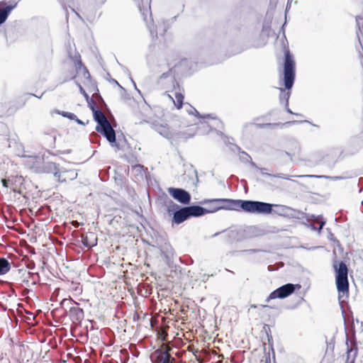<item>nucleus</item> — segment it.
Segmentation results:
<instances>
[{
    "label": "nucleus",
    "mask_w": 363,
    "mask_h": 363,
    "mask_svg": "<svg viewBox=\"0 0 363 363\" xmlns=\"http://www.w3.org/2000/svg\"><path fill=\"white\" fill-rule=\"evenodd\" d=\"M296 177H297L325 178V179H334V180H337V179H342V177H331L325 176V175H298Z\"/></svg>",
    "instance_id": "nucleus-26"
},
{
    "label": "nucleus",
    "mask_w": 363,
    "mask_h": 363,
    "mask_svg": "<svg viewBox=\"0 0 363 363\" xmlns=\"http://www.w3.org/2000/svg\"><path fill=\"white\" fill-rule=\"evenodd\" d=\"M297 123V121H289L287 123L288 124H291V123Z\"/></svg>",
    "instance_id": "nucleus-47"
},
{
    "label": "nucleus",
    "mask_w": 363,
    "mask_h": 363,
    "mask_svg": "<svg viewBox=\"0 0 363 363\" xmlns=\"http://www.w3.org/2000/svg\"><path fill=\"white\" fill-rule=\"evenodd\" d=\"M74 66H75L76 71L77 72H82L83 73L84 77H86V78L90 77V74H89L88 69H86V67L83 65V63L80 59V55L79 54H77V55L76 56V59L74 60Z\"/></svg>",
    "instance_id": "nucleus-14"
},
{
    "label": "nucleus",
    "mask_w": 363,
    "mask_h": 363,
    "mask_svg": "<svg viewBox=\"0 0 363 363\" xmlns=\"http://www.w3.org/2000/svg\"><path fill=\"white\" fill-rule=\"evenodd\" d=\"M77 172L75 169H66L65 168H60L57 179L60 182H66L72 181L77 177Z\"/></svg>",
    "instance_id": "nucleus-10"
},
{
    "label": "nucleus",
    "mask_w": 363,
    "mask_h": 363,
    "mask_svg": "<svg viewBox=\"0 0 363 363\" xmlns=\"http://www.w3.org/2000/svg\"><path fill=\"white\" fill-rule=\"evenodd\" d=\"M251 307L252 308H256V306L255 305H252Z\"/></svg>",
    "instance_id": "nucleus-52"
},
{
    "label": "nucleus",
    "mask_w": 363,
    "mask_h": 363,
    "mask_svg": "<svg viewBox=\"0 0 363 363\" xmlns=\"http://www.w3.org/2000/svg\"><path fill=\"white\" fill-rule=\"evenodd\" d=\"M286 111L291 114H294L292 111L289 108V105L287 106H285ZM296 115H298L297 113H295Z\"/></svg>",
    "instance_id": "nucleus-42"
},
{
    "label": "nucleus",
    "mask_w": 363,
    "mask_h": 363,
    "mask_svg": "<svg viewBox=\"0 0 363 363\" xmlns=\"http://www.w3.org/2000/svg\"><path fill=\"white\" fill-rule=\"evenodd\" d=\"M260 251H261L260 250L251 249V250H243L242 252H250V253H255V252H260Z\"/></svg>",
    "instance_id": "nucleus-40"
},
{
    "label": "nucleus",
    "mask_w": 363,
    "mask_h": 363,
    "mask_svg": "<svg viewBox=\"0 0 363 363\" xmlns=\"http://www.w3.org/2000/svg\"><path fill=\"white\" fill-rule=\"evenodd\" d=\"M189 218L200 217L208 213V208L200 206H186Z\"/></svg>",
    "instance_id": "nucleus-12"
},
{
    "label": "nucleus",
    "mask_w": 363,
    "mask_h": 363,
    "mask_svg": "<svg viewBox=\"0 0 363 363\" xmlns=\"http://www.w3.org/2000/svg\"><path fill=\"white\" fill-rule=\"evenodd\" d=\"M193 175H194V178L190 179V181H191L190 184L192 186L196 187L197 186V183L199 182L196 170H195V169L193 170Z\"/></svg>",
    "instance_id": "nucleus-31"
},
{
    "label": "nucleus",
    "mask_w": 363,
    "mask_h": 363,
    "mask_svg": "<svg viewBox=\"0 0 363 363\" xmlns=\"http://www.w3.org/2000/svg\"><path fill=\"white\" fill-rule=\"evenodd\" d=\"M147 28L152 38L157 37V31L153 23L147 24Z\"/></svg>",
    "instance_id": "nucleus-30"
},
{
    "label": "nucleus",
    "mask_w": 363,
    "mask_h": 363,
    "mask_svg": "<svg viewBox=\"0 0 363 363\" xmlns=\"http://www.w3.org/2000/svg\"><path fill=\"white\" fill-rule=\"evenodd\" d=\"M306 218L308 221H317L319 223L318 233H320L323 226L325 224V220L322 216H315L313 214H306Z\"/></svg>",
    "instance_id": "nucleus-21"
},
{
    "label": "nucleus",
    "mask_w": 363,
    "mask_h": 363,
    "mask_svg": "<svg viewBox=\"0 0 363 363\" xmlns=\"http://www.w3.org/2000/svg\"><path fill=\"white\" fill-rule=\"evenodd\" d=\"M92 110L94 112V118L95 121L97 123L96 126H101L108 122V119L106 118V117L101 111L99 109H94V108H92Z\"/></svg>",
    "instance_id": "nucleus-16"
},
{
    "label": "nucleus",
    "mask_w": 363,
    "mask_h": 363,
    "mask_svg": "<svg viewBox=\"0 0 363 363\" xmlns=\"http://www.w3.org/2000/svg\"><path fill=\"white\" fill-rule=\"evenodd\" d=\"M16 6V4L14 5L6 6V7L0 9V26L6 22L10 13Z\"/></svg>",
    "instance_id": "nucleus-18"
},
{
    "label": "nucleus",
    "mask_w": 363,
    "mask_h": 363,
    "mask_svg": "<svg viewBox=\"0 0 363 363\" xmlns=\"http://www.w3.org/2000/svg\"><path fill=\"white\" fill-rule=\"evenodd\" d=\"M274 206L277 205L259 201L238 199V211L242 210L250 213L270 214Z\"/></svg>",
    "instance_id": "nucleus-1"
},
{
    "label": "nucleus",
    "mask_w": 363,
    "mask_h": 363,
    "mask_svg": "<svg viewBox=\"0 0 363 363\" xmlns=\"http://www.w3.org/2000/svg\"><path fill=\"white\" fill-rule=\"evenodd\" d=\"M167 77H170L171 79H172L174 89L175 90L174 94L176 101H174V104L177 106V108H181L182 106V104H183L184 95L182 92H180V88H179V83L174 80V74L172 72V69H169L168 72L163 73L160 76V79L162 80Z\"/></svg>",
    "instance_id": "nucleus-7"
},
{
    "label": "nucleus",
    "mask_w": 363,
    "mask_h": 363,
    "mask_svg": "<svg viewBox=\"0 0 363 363\" xmlns=\"http://www.w3.org/2000/svg\"><path fill=\"white\" fill-rule=\"evenodd\" d=\"M309 226L313 229V230H317L318 231V228H317L314 224H310Z\"/></svg>",
    "instance_id": "nucleus-43"
},
{
    "label": "nucleus",
    "mask_w": 363,
    "mask_h": 363,
    "mask_svg": "<svg viewBox=\"0 0 363 363\" xmlns=\"http://www.w3.org/2000/svg\"><path fill=\"white\" fill-rule=\"evenodd\" d=\"M188 111L191 114L195 113L196 116L199 118H202V119L211 118L213 120H216L217 125H218V124H220V125H223L222 121L217 119V118L215 116H213V114L201 115L196 108H194V107H191V106L190 107V111Z\"/></svg>",
    "instance_id": "nucleus-20"
},
{
    "label": "nucleus",
    "mask_w": 363,
    "mask_h": 363,
    "mask_svg": "<svg viewBox=\"0 0 363 363\" xmlns=\"http://www.w3.org/2000/svg\"><path fill=\"white\" fill-rule=\"evenodd\" d=\"M113 82H114V84H116L118 86H119L121 88H122V86L118 83V82L116 80L113 79Z\"/></svg>",
    "instance_id": "nucleus-46"
},
{
    "label": "nucleus",
    "mask_w": 363,
    "mask_h": 363,
    "mask_svg": "<svg viewBox=\"0 0 363 363\" xmlns=\"http://www.w3.org/2000/svg\"><path fill=\"white\" fill-rule=\"evenodd\" d=\"M279 101L281 104H284L285 106L289 105V100L290 98V91H286L283 88H280Z\"/></svg>",
    "instance_id": "nucleus-24"
},
{
    "label": "nucleus",
    "mask_w": 363,
    "mask_h": 363,
    "mask_svg": "<svg viewBox=\"0 0 363 363\" xmlns=\"http://www.w3.org/2000/svg\"><path fill=\"white\" fill-rule=\"evenodd\" d=\"M227 140H228L225 141V143L229 145V148H230V150L232 152H241L240 151V147L238 145H236V144H235L233 143H230V138H228Z\"/></svg>",
    "instance_id": "nucleus-28"
},
{
    "label": "nucleus",
    "mask_w": 363,
    "mask_h": 363,
    "mask_svg": "<svg viewBox=\"0 0 363 363\" xmlns=\"http://www.w3.org/2000/svg\"><path fill=\"white\" fill-rule=\"evenodd\" d=\"M201 203L208 205V213L220 210L238 211V199H205Z\"/></svg>",
    "instance_id": "nucleus-2"
},
{
    "label": "nucleus",
    "mask_w": 363,
    "mask_h": 363,
    "mask_svg": "<svg viewBox=\"0 0 363 363\" xmlns=\"http://www.w3.org/2000/svg\"><path fill=\"white\" fill-rule=\"evenodd\" d=\"M72 11L73 12H74V13H75V14H76V15H77L79 18H81V16H79V14L77 12H76V11H74V9H72Z\"/></svg>",
    "instance_id": "nucleus-45"
},
{
    "label": "nucleus",
    "mask_w": 363,
    "mask_h": 363,
    "mask_svg": "<svg viewBox=\"0 0 363 363\" xmlns=\"http://www.w3.org/2000/svg\"><path fill=\"white\" fill-rule=\"evenodd\" d=\"M333 267L335 272V282L338 292L348 293V269L346 264L341 261L337 264L336 262H335Z\"/></svg>",
    "instance_id": "nucleus-3"
},
{
    "label": "nucleus",
    "mask_w": 363,
    "mask_h": 363,
    "mask_svg": "<svg viewBox=\"0 0 363 363\" xmlns=\"http://www.w3.org/2000/svg\"><path fill=\"white\" fill-rule=\"evenodd\" d=\"M220 233H223V239L225 241H226L227 242H233L234 241V240L235 239L236 236H237V232L235 231V230H224V231H222V232H218V233H214L213 235H212V238H215L216 236H218V235H220Z\"/></svg>",
    "instance_id": "nucleus-15"
},
{
    "label": "nucleus",
    "mask_w": 363,
    "mask_h": 363,
    "mask_svg": "<svg viewBox=\"0 0 363 363\" xmlns=\"http://www.w3.org/2000/svg\"><path fill=\"white\" fill-rule=\"evenodd\" d=\"M96 130L102 134L112 146H117L116 132L109 121L101 126H96Z\"/></svg>",
    "instance_id": "nucleus-8"
},
{
    "label": "nucleus",
    "mask_w": 363,
    "mask_h": 363,
    "mask_svg": "<svg viewBox=\"0 0 363 363\" xmlns=\"http://www.w3.org/2000/svg\"><path fill=\"white\" fill-rule=\"evenodd\" d=\"M44 169L48 173H52L55 177L57 178L60 170V167L56 163L46 162L44 164Z\"/></svg>",
    "instance_id": "nucleus-22"
},
{
    "label": "nucleus",
    "mask_w": 363,
    "mask_h": 363,
    "mask_svg": "<svg viewBox=\"0 0 363 363\" xmlns=\"http://www.w3.org/2000/svg\"><path fill=\"white\" fill-rule=\"evenodd\" d=\"M297 150H298V152H297V153H298V152H299V151H300V147H299V146H298V145L297 146Z\"/></svg>",
    "instance_id": "nucleus-50"
},
{
    "label": "nucleus",
    "mask_w": 363,
    "mask_h": 363,
    "mask_svg": "<svg viewBox=\"0 0 363 363\" xmlns=\"http://www.w3.org/2000/svg\"><path fill=\"white\" fill-rule=\"evenodd\" d=\"M250 166L252 167L255 168L257 170H259L260 172V173L262 174V175H263V176H266V177H276V178L284 179H287V180L290 179L289 176L287 174H285L279 173V174H273L268 173V172H267V169L263 168V167H259L256 164V163L254 162L253 161H250Z\"/></svg>",
    "instance_id": "nucleus-11"
},
{
    "label": "nucleus",
    "mask_w": 363,
    "mask_h": 363,
    "mask_svg": "<svg viewBox=\"0 0 363 363\" xmlns=\"http://www.w3.org/2000/svg\"><path fill=\"white\" fill-rule=\"evenodd\" d=\"M166 206L168 213L172 214V223L180 224L189 218L186 206L181 207L171 200L167 203Z\"/></svg>",
    "instance_id": "nucleus-5"
},
{
    "label": "nucleus",
    "mask_w": 363,
    "mask_h": 363,
    "mask_svg": "<svg viewBox=\"0 0 363 363\" xmlns=\"http://www.w3.org/2000/svg\"><path fill=\"white\" fill-rule=\"evenodd\" d=\"M135 1H139L140 0H135Z\"/></svg>",
    "instance_id": "nucleus-53"
},
{
    "label": "nucleus",
    "mask_w": 363,
    "mask_h": 363,
    "mask_svg": "<svg viewBox=\"0 0 363 363\" xmlns=\"http://www.w3.org/2000/svg\"><path fill=\"white\" fill-rule=\"evenodd\" d=\"M295 80V62L289 50L284 51V82L286 89H291Z\"/></svg>",
    "instance_id": "nucleus-4"
},
{
    "label": "nucleus",
    "mask_w": 363,
    "mask_h": 363,
    "mask_svg": "<svg viewBox=\"0 0 363 363\" xmlns=\"http://www.w3.org/2000/svg\"><path fill=\"white\" fill-rule=\"evenodd\" d=\"M133 169L141 173L143 171V166L140 164L136 165L133 167Z\"/></svg>",
    "instance_id": "nucleus-39"
},
{
    "label": "nucleus",
    "mask_w": 363,
    "mask_h": 363,
    "mask_svg": "<svg viewBox=\"0 0 363 363\" xmlns=\"http://www.w3.org/2000/svg\"><path fill=\"white\" fill-rule=\"evenodd\" d=\"M16 179L14 180H11V182H9V185L11 186H9V189L12 190L14 192H18V194H21V191L20 189H18L16 184H15Z\"/></svg>",
    "instance_id": "nucleus-32"
},
{
    "label": "nucleus",
    "mask_w": 363,
    "mask_h": 363,
    "mask_svg": "<svg viewBox=\"0 0 363 363\" xmlns=\"http://www.w3.org/2000/svg\"><path fill=\"white\" fill-rule=\"evenodd\" d=\"M301 286L298 284H286L273 291L267 298L266 301L269 302L270 300L274 298H285L292 294L296 290H299Z\"/></svg>",
    "instance_id": "nucleus-6"
},
{
    "label": "nucleus",
    "mask_w": 363,
    "mask_h": 363,
    "mask_svg": "<svg viewBox=\"0 0 363 363\" xmlns=\"http://www.w3.org/2000/svg\"><path fill=\"white\" fill-rule=\"evenodd\" d=\"M72 224L75 227H78L79 225V223L77 221H73Z\"/></svg>",
    "instance_id": "nucleus-44"
},
{
    "label": "nucleus",
    "mask_w": 363,
    "mask_h": 363,
    "mask_svg": "<svg viewBox=\"0 0 363 363\" xmlns=\"http://www.w3.org/2000/svg\"><path fill=\"white\" fill-rule=\"evenodd\" d=\"M357 37H358L359 41H360V39H359V34L358 31L357 32ZM359 43H361V42H359Z\"/></svg>",
    "instance_id": "nucleus-48"
},
{
    "label": "nucleus",
    "mask_w": 363,
    "mask_h": 363,
    "mask_svg": "<svg viewBox=\"0 0 363 363\" xmlns=\"http://www.w3.org/2000/svg\"><path fill=\"white\" fill-rule=\"evenodd\" d=\"M194 135V133H187L185 131L179 132L178 133V137L179 138H183V139H187V138L193 137Z\"/></svg>",
    "instance_id": "nucleus-33"
},
{
    "label": "nucleus",
    "mask_w": 363,
    "mask_h": 363,
    "mask_svg": "<svg viewBox=\"0 0 363 363\" xmlns=\"http://www.w3.org/2000/svg\"><path fill=\"white\" fill-rule=\"evenodd\" d=\"M262 307L264 308V307H267V305H261Z\"/></svg>",
    "instance_id": "nucleus-51"
},
{
    "label": "nucleus",
    "mask_w": 363,
    "mask_h": 363,
    "mask_svg": "<svg viewBox=\"0 0 363 363\" xmlns=\"http://www.w3.org/2000/svg\"><path fill=\"white\" fill-rule=\"evenodd\" d=\"M79 89V91L81 94H82L84 95V96L88 99H89V95L86 94V92L85 91V90L84 89V88L82 86V85L80 84H77Z\"/></svg>",
    "instance_id": "nucleus-37"
},
{
    "label": "nucleus",
    "mask_w": 363,
    "mask_h": 363,
    "mask_svg": "<svg viewBox=\"0 0 363 363\" xmlns=\"http://www.w3.org/2000/svg\"><path fill=\"white\" fill-rule=\"evenodd\" d=\"M55 112L59 115H61L63 117L67 118L70 120H74L76 118V115L73 113L67 112V111H60L59 110H55Z\"/></svg>",
    "instance_id": "nucleus-27"
},
{
    "label": "nucleus",
    "mask_w": 363,
    "mask_h": 363,
    "mask_svg": "<svg viewBox=\"0 0 363 363\" xmlns=\"http://www.w3.org/2000/svg\"><path fill=\"white\" fill-rule=\"evenodd\" d=\"M82 244L86 247L91 248L97 245V238L91 233L89 236L82 237Z\"/></svg>",
    "instance_id": "nucleus-19"
},
{
    "label": "nucleus",
    "mask_w": 363,
    "mask_h": 363,
    "mask_svg": "<svg viewBox=\"0 0 363 363\" xmlns=\"http://www.w3.org/2000/svg\"><path fill=\"white\" fill-rule=\"evenodd\" d=\"M240 153L241 154L240 160L244 162H249L250 164V161H252L251 157L245 151H241Z\"/></svg>",
    "instance_id": "nucleus-29"
},
{
    "label": "nucleus",
    "mask_w": 363,
    "mask_h": 363,
    "mask_svg": "<svg viewBox=\"0 0 363 363\" xmlns=\"http://www.w3.org/2000/svg\"><path fill=\"white\" fill-rule=\"evenodd\" d=\"M74 121H75L79 125H85V123L79 119L77 116H76L75 119H74Z\"/></svg>",
    "instance_id": "nucleus-41"
},
{
    "label": "nucleus",
    "mask_w": 363,
    "mask_h": 363,
    "mask_svg": "<svg viewBox=\"0 0 363 363\" xmlns=\"http://www.w3.org/2000/svg\"><path fill=\"white\" fill-rule=\"evenodd\" d=\"M123 69H124V72L129 76V77H130L131 82H133V84H134L135 87H136L135 83L134 82V81L133 80V79L130 77V72L128 70V69L125 67H123ZM135 89L138 90V92H140V91L137 88H135Z\"/></svg>",
    "instance_id": "nucleus-38"
},
{
    "label": "nucleus",
    "mask_w": 363,
    "mask_h": 363,
    "mask_svg": "<svg viewBox=\"0 0 363 363\" xmlns=\"http://www.w3.org/2000/svg\"><path fill=\"white\" fill-rule=\"evenodd\" d=\"M5 4V2L4 1H0V6L1 5H4Z\"/></svg>",
    "instance_id": "nucleus-49"
},
{
    "label": "nucleus",
    "mask_w": 363,
    "mask_h": 363,
    "mask_svg": "<svg viewBox=\"0 0 363 363\" xmlns=\"http://www.w3.org/2000/svg\"><path fill=\"white\" fill-rule=\"evenodd\" d=\"M356 24L359 31H361V29L363 28V18L357 16H356Z\"/></svg>",
    "instance_id": "nucleus-34"
},
{
    "label": "nucleus",
    "mask_w": 363,
    "mask_h": 363,
    "mask_svg": "<svg viewBox=\"0 0 363 363\" xmlns=\"http://www.w3.org/2000/svg\"><path fill=\"white\" fill-rule=\"evenodd\" d=\"M346 345H347V361H349L351 359V363H354V359L357 354V347L355 343L354 344V346L350 347L349 346V340L347 338L346 340Z\"/></svg>",
    "instance_id": "nucleus-17"
},
{
    "label": "nucleus",
    "mask_w": 363,
    "mask_h": 363,
    "mask_svg": "<svg viewBox=\"0 0 363 363\" xmlns=\"http://www.w3.org/2000/svg\"><path fill=\"white\" fill-rule=\"evenodd\" d=\"M255 125L259 128H264L266 127H273L277 125L276 123H255Z\"/></svg>",
    "instance_id": "nucleus-36"
},
{
    "label": "nucleus",
    "mask_w": 363,
    "mask_h": 363,
    "mask_svg": "<svg viewBox=\"0 0 363 363\" xmlns=\"http://www.w3.org/2000/svg\"><path fill=\"white\" fill-rule=\"evenodd\" d=\"M69 316L73 323H81L84 317V311L79 307H71L69 308Z\"/></svg>",
    "instance_id": "nucleus-13"
},
{
    "label": "nucleus",
    "mask_w": 363,
    "mask_h": 363,
    "mask_svg": "<svg viewBox=\"0 0 363 363\" xmlns=\"http://www.w3.org/2000/svg\"><path fill=\"white\" fill-rule=\"evenodd\" d=\"M14 179H15L14 177H9L8 178L1 179V183L4 187L9 189V186H11L10 185H9V182H11V180H14Z\"/></svg>",
    "instance_id": "nucleus-35"
},
{
    "label": "nucleus",
    "mask_w": 363,
    "mask_h": 363,
    "mask_svg": "<svg viewBox=\"0 0 363 363\" xmlns=\"http://www.w3.org/2000/svg\"><path fill=\"white\" fill-rule=\"evenodd\" d=\"M155 130L163 137L168 139L171 138V133L167 126L163 125H155Z\"/></svg>",
    "instance_id": "nucleus-23"
},
{
    "label": "nucleus",
    "mask_w": 363,
    "mask_h": 363,
    "mask_svg": "<svg viewBox=\"0 0 363 363\" xmlns=\"http://www.w3.org/2000/svg\"><path fill=\"white\" fill-rule=\"evenodd\" d=\"M169 194L178 202L182 204H189L191 201L190 194L180 188L170 187L167 189Z\"/></svg>",
    "instance_id": "nucleus-9"
},
{
    "label": "nucleus",
    "mask_w": 363,
    "mask_h": 363,
    "mask_svg": "<svg viewBox=\"0 0 363 363\" xmlns=\"http://www.w3.org/2000/svg\"><path fill=\"white\" fill-rule=\"evenodd\" d=\"M11 269L10 262L4 257H0V275L6 274Z\"/></svg>",
    "instance_id": "nucleus-25"
},
{
    "label": "nucleus",
    "mask_w": 363,
    "mask_h": 363,
    "mask_svg": "<svg viewBox=\"0 0 363 363\" xmlns=\"http://www.w3.org/2000/svg\"><path fill=\"white\" fill-rule=\"evenodd\" d=\"M362 203H363V201H362Z\"/></svg>",
    "instance_id": "nucleus-54"
}]
</instances>
